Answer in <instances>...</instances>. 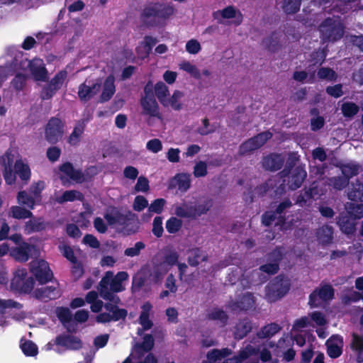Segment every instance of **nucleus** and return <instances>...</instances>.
Returning a JSON list of instances; mask_svg holds the SVG:
<instances>
[{"instance_id":"22","label":"nucleus","mask_w":363,"mask_h":363,"mask_svg":"<svg viewBox=\"0 0 363 363\" xmlns=\"http://www.w3.org/2000/svg\"><path fill=\"white\" fill-rule=\"evenodd\" d=\"M87 121L86 119L78 120L74 126L73 130L67 138V143L71 146H77L81 140V138L85 130Z\"/></svg>"},{"instance_id":"54","label":"nucleus","mask_w":363,"mask_h":363,"mask_svg":"<svg viewBox=\"0 0 363 363\" xmlns=\"http://www.w3.org/2000/svg\"><path fill=\"white\" fill-rule=\"evenodd\" d=\"M27 77L26 74L18 73L12 79L11 84L13 87L17 91H21L26 86Z\"/></svg>"},{"instance_id":"27","label":"nucleus","mask_w":363,"mask_h":363,"mask_svg":"<svg viewBox=\"0 0 363 363\" xmlns=\"http://www.w3.org/2000/svg\"><path fill=\"white\" fill-rule=\"evenodd\" d=\"M155 340L153 336L150 334H146L143 338L142 343H138L135 347V353L137 358H141L145 352H148L153 348Z\"/></svg>"},{"instance_id":"1","label":"nucleus","mask_w":363,"mask_h":363,"mask_svg":"<svg viewBox=\"0 0 363 363\" xmlns=\"http://www.w3.org/2000/svg\"><path fill=\"white\" fill-rule=\"evenodd\" d=\"M175 12L171 4L150 1L144 5L140 13V21L145 28H154L159 21L169 19Z\"/></svg>"},{"instance_id":"6","label":"nucleus","mask_w":363,"mask_h":363,"mask_svg":"<svg viewBox=\"0 0 363 363\" xmlns=\"http://www.w3.org/2000/svg\"><path fill=\"white\" fill-rule=\"evenodd\" d=\"M65 128V121L57 116L51 117L45 128V140L50 144H57L64 135Z\"/></svg>"},{"instance_id":"4","label":"nucleus","mask_w":363,"mask_h":363,"mask_svg":"<svg viewBox=\"0 0 363 363\" xmlns=\"http://www.w3.org/2000/svg\"><path fill=\"white\" fill-rule=\"evenodd\" d=\"M318 30L323 42H335L343 36L344 27L339 19L328 17L319 25Z\"/></svg>"},{"instance_id":"30","label":"nucleus","mask_w":363,"mask_h":363,"mask_svg":"<svg viewBox=\"0 0 363 363\" xmlns=\"http://www.w3.org/2000/svg\"><path fill=\"white\" fill-rule=\"evenodd\" d=\"M141 308L142 311L139 316V323L144 330H150L153 325V323L150 320V313L152 311V306L149 301H147L143 304Z\"/></svg>"},{"instance_id":"2","label":"nucleus","mask_w":363,"mask_h":363,"mask_svg":"<svg viewBox=\"0 0 363 363\" xmlns=\"http://www.w3.org/2000/svg\"><path fill=\"white\" fill-rule=\"evenodd\" d=\"M213 206V200L207 199L198 205L193 202H183L174 207V214L180 218L196 220L201 216L207 213Z\"/></svg>"},{"instance_id":"8","label":"nucleus","mask_w":363,"mask_h":363,"mask_svg":"<svg viewBox=\"0 0 363 363\" xmlns=\"http://www.w3.org/2000/svg\"><path fill=\"white\" fill-rule=\"evenodd\" d=\"M67 76L65 70L58 72L49 82L44 85L40 91V97L42 100H49L60 90Z\"/></svg>"},{"instance_id":"39","label":"nucleus","mask_w":363,"mask_h":363,"mask_svg":"<svg viewBox=\"0 0 363 363\" xmlns=\"http://www.w3.org/2000/svg\"><path fill=\"white\" fill-rule=\"evenodd\" d=\"M178 189L182 191H186L191 186L190 174L187 173H179L174 177Z\"/></svg>"},{"instance_id":"38","label":"nucleus","mask_w":363,"mask_h":363,"mask_svg":"<svg viewBox=\"0 0 363 363\" xmlns=\"http://www.w3.org/2000/svg\"><path fill=\"white\" fill-rule=\"evenodd\" d=\"M220 15L223 18L229 19L237 17V25H240L242 21V14L240 11H237L234 6H228L220 11Z\"/></svg>"},{"instance_id":"43","label":"nucleus","mask_w":363,"mask_h":363,"mask_svg":"<svg viewBox=\"0 0 363 363\" xmlns=\"http://www.w3.org/2000/svg\"><path fill=\"white\" fill-rule=\"evenodd\" d=\"M155 93L158 100L164 105L165 99L169 94L168 87L162 82H158L155 85Z\"/></svg>"},{"instance_id":"64","label":"nucleus","mask_w":363,"mask_h":363,"mask_svg":"<svg viewBox=\"0 0 363 363\" xmlns=\"http://www.w3.org/2000/svg\"><path fill=\"white\" fill-rule=\"evenodd\" d=\"M317 76L320 79L333 80L335 76V72L329 67H321L318 69Z\"/></svg>"},{"instance_id":"25","label":"nucleus","mask_w":363,"mask_h":363,"mask_svg":"<svg viewBox=\"0 0 363 363\" xmlns=\"http://www.w3.org/2000/svg\"><path fill=\"white\" fill-rule=\"evenodd\" d=\"M255 303L253 294L247 292L244 294L238 300L234 301L231 308L233 310L248 311L251 309Z\"/></svg>"},{"instance_id":"19","label":"nucleus","mask_w":363,"mask_h":363,"mask_svg":"<svg viewBox=\"0 0 363 363\" xmlns=\"http://www.w3.org/2000/svg\"><path fill=\"white\" fill-rule=\"evenodd\" d=\"M343 337L333 335L326 341L327 354L332 359H336L342 354Z\"/></svg>"},{"instance_id":"36","label":"nucleus","mask_w":363,"mask_h":363,"mask_svg":"<svg viewBox=\"0 0 363 363\" xmlns=\"http://www.w3.org/2000/svg\"><path fill=\"white\" fill-rule=\"evenodd\" d=\"M25 224V231L27 233L40 232L45 228V224L42 218H31Z\"/></svg>"},{"instance_id":"20","label":"nucleus","mask_w":363,"mask_h":363,"mask_svg":"<svg viewBox=\"0 0 363 363\" xmlns=\"http://www.w3.org/2000/svg\"><path fill=\"white\" fill-rule=\"evenodd\" d=\"M55 344L69 350H78L82 347V342L80 338L68 334L57 336Z\"/></svg>"},{"instance_id":"62","label":"nucleus","mask_w":363,"mask_h":363,"mask_svg":"<svg viewBox=\"0 0 363 363\" xmlns=\"http://www.w3.org/2000/svg\"><path fill=\"white\" fill-rule=\"evenodd\" d=\"M145 247V245L141 242H137L134 247L126 248L124 251V255L128 257H135L140 255V251Z\"/></svg>"},{"instance_id":"63","label":"nucleus","mask_w":363,"mask_h":363,"mask_svg":"<svg viewBox=\"0 0 363 363\" xmlns=\"http://www.w3.org/2000/svg\"><path fill=\"white\" fill-rule=\"evenodd\" d=\"M193 174L196 178L206 176L208 174L206 163L203 161L197 162L194 167Z\"/></svg>"},{"instance_id":"23","label":"nucleus","mask_w":363,"mask_h":363,"mask_svg":"<svg viewBox=\"0 0 363 363\" xmlns=\"http://www.w3.org/2000/svg\"><path fill=\"white\" fill-rule=\"evenodd\" d=\"M252 322L248 318L240 319L234 327L233 336L236 340H242L252 330Z\"/></svg>"},{"instance_id":"42","label":"nucleus","mask_w":363,"mask_h":363,"mask_svg":"<svg viewBox=\"0 0 363 363\" xmlns=\"http://www.w3.org/2000/svg\"><path fill=\"white\" fill-rule=\"evenodd\" d=\"M30 72L37 81L46 82L48 80V71L44 65L35 66L30 64Z\"/></svg>"},{"instance_id":"7","label":"nucleus","mask_w":363,"mask_h":363,"mask_svg":"<svg viewBox=\"0 0 363 363\" xmlns=\"http://www.w3.org/2000/svg\"><path fill=\"white\" fill-rule=\"evenodd\" d=\"M30 269L36 281L40 284H45L52 281L53 273L49 264L44 259H38L30 262Z\"/></svg>"},{"instance_id":"45","label":"nucleus","mask_w":363,"mask_h":363,"mask_svg":"<svg viewBox=\"0 0 363 363\" xmlns=\"http://www.w3.org/2000/svg\"><path fill=\"white\" fill-rule=\"evenodd\" d=\"M17 201L19 204L26 206L30 209H33L35 205V199L28 195L26 191H21L18 193Z\"/></svg>"},{"instance_id":"61","label":"nucleus","mask_w":363,"mask_h":363,"mask_svg":"<svg viewBox=\"0 0 363 363\" xmlns=\"http://www.w3.org/2000/svg\"><path fill=\"white\" fill-rule=\"evenodd\" d=\"M282 258L283 254L281 250L278 247H276L272 251L266 255V259L267 262L277 263L279 265Z\"/></svg>"},{"instance_id":"29","label":"nucleus","mask_w":363,"mask_h":363,"mask_svg":"<svg viewBox=\"0 0 363 363\" xmlns=\"http://www.w3.org/2000/svg\"><path fill=\"white\" fill-rule=\"evenodd\" d=\"M333 233L334 231L332 226L325 225L318 229L316 237L321 245H327L333 242Z\"/></svg>"},{"instance_id":"33","label":"nucleus","mask_w":363,"mask_h":363,"mask_svg":"<svg viewBox=\"0 0 363 363\" xmlns=\"http://www.w3.org/2000/svg\"><path fill=\"white\" fill-rule=\"evenodd\" d=\"M281 183V181L279 179L278 181L276 179H269L267 180L264 183L257 186L255 189V194H258L259 196H263L264 194H267L270 189H274L276 187V189L274 191L276 194H281L284 191H278L277 193L276 191L278 189V187L279 186V184Z\"/></svg>"},{"instance_id":"35","label":"nucleus","mask_w":363,"mask_h":363,"mask_svg":"<svg viewBox=\"0 0 363 363\" xmlns=\"http://www.w3.org/2000/svg\"><path fill=\"white\" fill-rule=\"evenodd\" d=\"M281 330V327L277 323H271L263 326L257 333L259 338H271Z\"/></svg>"},{"instance_id":"32","label":"nucleus","mask_w":363,"mask_h":363,"mask_svg":"<svg viewBox=\"0 0 363 363\" xmlns=\"http://www.w3.org/2000/svg\"><path fill=\"white\" fill-rule=\"evenodd\" d=\"M84 199V196L82 192L77 190H67L64 191L61 196L56 197L55 201L62 204L68 201H83Z\"/></svg>"},{"instance_id":"24","label":"nucleus","mask_w":363,"mask_h":363,"mask_svg":"<svg viewBox=\"0 0 363 363\" xmlns=\"http://www.w3.org/2000/svg\"><path fill=\"white\" fill-rule=\"evenodd\" d=\"M188 264L193 267H196L202 262H207L208 256L201 247H194L188 250Z\"/></svg>"},{"instance_id":"13","label":"nucleus","mask_w":363,"mask_h":363,"mask_svg":"<svg viewBox=\"0 0 363 363\" xmlns=\"http://www.w3.org/2000/svg\"><path fill=\"white\" fill-rule=\"evenodd\" d=\"M356 220L354 214L349 211H343L337 217V223L344 234L353 235L356 231Z\"/></svg>"},{"instance_id":"16","label":"nucleus","mask_w":363,"mask_h":363,"mask_svg":"<svg viewBox=\"0 0 363 363\" xmlns=\"http://www.w3.org/2000/svg\"><path fill=\"white\" fill-rule=\"evenodd\" d=\"M101 88L100 82H93L90 85L86 84V81L79 86L78 96L82 102H86L91 100L96 94H98Z\"/></svg>"},{"instance_id":"9","label":"nucleus","mask_w":363,"mask_h":363,"mask_svg":"<svg viewBox=\"0 0 363 363\" xmlns=\"http://www.w3.org/2000/svg\"><path fill=\"white\" fill-rule=\"evenodd\" d=\"M272 133L269 130L262 132L242 143L239 147V153L245 155L255 151L263 146L267 140L271 139Z\"/></svg>"},{"instance_id":"12","label":"nucleus","mask_w":363,"mask_h":363,"mask_svg":"<svg viewBox=\"0 0 363 363\" xmlns=\"http://www.w3.org/2000/svg\"><path fill=\"white\" fill-rule=\"evenodd\" d=\"M307 172L305 168L301 165L296 166L286 176V186L290 190H296L300 188L306 179Z\"/></svg>"},{"instance_id":"56","label":"nucleus","mask_w":363,"mask_h":363,"mask_svg":"<svg viewBox=\"0 0 363 363\" xmlns=\"http://www.w3.org/2000/svg\"><path fill=\"white\" fill-rule=\"evenodd\" d=\"M184 96L183 93L180 91L175 90L169 99V103L174 111H179L182 108V104L179 100Z\"/></svg>"},{"instance_id":"40","label":"nucleus","mask_w":363,"mask_h":363,"mask_svg":"<svg viewBox=\"0 0 363 363\" xmlns=\"http://www.w3.org/2000/svg\"><path fill=\"white\" fill-rule=\"evenodd\" d=\"M328 185L333 187L337 191H341L345 188L348 184L349 182L347 178L342 176L333 177L328 179Z\"/></svg>"},{"instance_id":"48","label":"nucleus","mask_w":363,"mask_h":363,"mask_svg":"<svg viewBox=\"0 0 363 363\" xmlns=\"http://www.w3.org/2000/svg\"><path fill=\"white\" fill-rule=\"evenodd\" d=\"M56 315L59 320L63 325L70 323L72 320V314L70 310L67 307H57L56 308Z\"/></svg>"},{"instance_id":"57","label":"nucleus","mask_w":363,"mask_h":363,"mask_svg":"<svg viewBox=\"0 0 363 363\" xmlns=\"http://www.w3.org/2000/svg\"><path fill=\"white\" fill-rule=\"evenodd\" d=\"M23 305L12 299L4 300L0 299V312L4 313L5 310L7 308H22Z\"/></svg>"},{"instance_id":"17","label":"nucleus","mask_w":363,"mask_h":363,"mask_svg":"<svg viewBox=\"0 0 363 363\" xmlns=\"http://www.w3.org/2000/svg\"><path fill=\"white\" fill-rule=\"evenodd\" d=\"M34 249L33 245L23 242L18 246L10 249V255L18 262H26L29 259Z\"/></svg>"},{"instance_id":"55","label":"nucleus","mask_w":363,"mask_h":363,"mask_svg":"<svg viewBox=\"0 0 363 363\" xmlns=\"http://www.w3.org/2000/svg\"><path fill=\"white\" fill-rule=\"evenodd\" d=\"M180 68L184 71L189 73L196 79L201 78V74L198 68L196 67V65L191 64L189 61L183 62L180 65Z\"/></svg>"},{"instance_id":"31","label":"nucleus","mask_w":363,"mask_h":363,"mask_svg":"<svg viewBox=\"0 0 363 363\" xmlns=\"http://www.w3.org/2000/svg\"><path fill=\"white\" fill-rule=\"evenodd\" d=\"M347 197L350 201L356 202L363 201V183L358 179L352 182L347 193Z\"/></svg>"},{"instance_id":"15","label":"nucleus","mask_w":363,"mask_h":363,"mask_svg":"<svg viewBox=\"0 0 363 363\" xmlns=\"http://www.w3.org/2000/svg\"><path fill=\"white\" fill-rule=\"evenodd\" d=\"M299 158L296 152H291L289 154L285 167L278 174L279 179L281 181V183L279 184L278 189L276 191L277 193L286 191V176L296 167L295 166Z\"/></svg>"},{"instance_id":"58","label":"nucleus","mask_w":363,"mask_h":363,"mask_svg":"<svg viewBox=\"0 0 363 363\" xmlns=\"http://www.w3.org/2000/svg\"><path fill=\"white\" fill-rule=\"evenodd\" d=\"M152 232L155 236L157 238H161L162 236V233L164 232L163 226H162V217L156 216L152 223Z\"/></svg>"},{"instance_id":"5","label":"nucleus","mask_w":363,"mask_h":363,"mask_svg":"<svg viewBox=\"0 0 363 363\" xmlns=\"http://www.w3.org/2000/svg\"><path fill=\"white\" fill-rule=\"evenodd\" d=\"M35 281L32 277H28L27 270L18 269L11 279V288L19 294H28L34 288Z\"/></svg>"},{"instance_id":"60","label":"nucleus","mask_w":363,"mask_h":363,"mask_svg":"<svg viewBox=\"0 0 363 363\" xmlns=\"http://www.w3.org/2000/svg\"><path fill=\"white\" fill-rule=\"evenodd\" d=\"M166 201L164 199H156L149 206L148 211L150 212L160 214L163 211Z\"/></svg>"},{"instance_id":"14","label":"nucleus","mask_w":363,"mask_h":363,"mask_svg":"<svg viewBox=\"0 0 363 363\" xmlns=\"http://www.w3.org/2000/svg\"><path fill=\"white\" fill-rule=\"evenodd\" d=\"M112 277L113 272L110 271L106 272L105 275L102 277L99 283L98 289L102 298L110 302H115L116 303H118L120 302L119 297L115 296L108 289V286H111Z\"/></svg>"},{"instance_id":"52","label":"nucleus","mask_w":363,"mask_h":363,"mask_svg":"<svg viewBox=\"0 0 363 363\" xmlns=\"http://www.w3.org/2000/svg\"><path fill=\"white\" fill-rule=\"evenodd\" d=\"M130 220L131 218L128 215L117 212V223L120 225H123V228L128 232V235L135 233L138 228V227H136L135 229H127V227L130 223Z\"/></svg>"},{"instance_id":"46","label":"nucleus","mask_w":363,"mask_h":363,"mask_svg":"<svg viewBox=\"0 0 363 363\" xmlns=\"http://www.w3.org/2000/svg\"><path fill=\"white\" fill-rule=\"evenodd\" d=\"M317 294L320 299L327 301L333 298L335 291L331 285L325 284L320 288L317 289Z\"/></svg>"},{"instance_id":"18","label":"nucleus","mask_w":363,"mask_h":363,"mask_svg":"<svg viewBox=\"0 0 363 363\" xmlns=\"http://www.w3.org/2000/svg\"><path fill=\"white\" fill-rule=\"evenodd\" d=\"M284 164V158L279 153H270L263 157L262 166L267 171L276 172L281 169Z\"/></svg>"},{"instance_id":"49","label":"nucleus","mask_w":363,"mask_h":363,"mask_svg":"<svg viewBox=\"0 0 363 363\" xmlns=\"http://www.w3.org/2000/svg\"><path fill=\"white\" fill-rule=\"evenodd\" d=\"M359 166L354 164H345L341 167V171L343 174V177L347 178L348 181L352 177H354L359 174Z\"/></svg>"},{"instance_id":"41","label":"nucleus","mask_w":363,"mask_h":363,"mask_svg":"<svg viewBox=\"0 0 363 363\" xmlns=\"http://www.w3.org/2000/svg\"><path fill=\"white\" fill-rule=\"evenodd\" d=\"M302 0H284L282 9L286 14H295L299 11Z\"/></svg>"},{"instance_id":"59","label":"nucleus","mask_w":363,"mask_h":363,"mask_svg":"<svg viewBox=\"0 0 363 363\" xmlns=\"http://www.w3.org/2000/svg\"><path fill=\"white\" fill-rule=\"evenodd\" d=\"M326 52L324 50L313 51L311 54L310 62L313 65H321L325 60Z\"/></svg>"},{"instance_id":"28","label":"nucleus","mask_w":363,"mask_h":363,"mask_svg":"<svg viewBox=\"0 0 363 363\" xmlns=\"http://www.w3.org/2000/svg\"><path fill=\"white\" fill-rule=\"evenodd\" d=\"M292 206V203L289 199H285L280 202L275 208V212L278 215L277 222L275 226L283 227L286 223V211Z\"/></svg>"},{"instance_id":"44","label":"nucleus","mask_w":363,"mask_h":363,"mask_svg":"<svg viewBox=\"0 0 363 363\" xmlns=\"http://www.w3.org/2000/svg\"><path fill=\"white\" fill-rule=\"evenodd\" d=\"M182 224L181 219L172 216L166 221L165 227L169 233L174 234L180 230Z\"/></svg>"},{"instance_id":"47","label":"nucleus","mask_w":363,"mask_h":363,"mask_svg":"<svg viewBox=\"0 0 363 363\" xmlns=\"http://www.w3.org/2000/svg\"><path fill=\"white\" fill-rule=\"evenodd\" d=\"M359 106L354 102H345L342 104L341 111L346 118H352L359 111Z\"/></svg>"},{"instance_id":"3","label":"nucleus","mask_w":363,"mask_h":363,"mask_svg":"<svg viewBox=\"0 0 363 363\" xmlns=\"http://www.w3.org/2000/svg\"><path fill=\"white\" fill-rule=\"evenodd\" d=\"M290 286V280L286 276L275 277L265 286V299L269 303L276 302L289 292Z\"/></svg>"},{"instance_id":"50","label":"nucleus","mask_w":363,"mask_h":363,"mask_svg":"<svg viewBox=\"0 0 363 363\" xmlns=\"http://www.w3.org/2000/svg\"><path fill=\"white\" fill-rule=\"evenodd\" d=\"M21 350L23 354L28 357H34L37 355L38 352L37 345L31 340H26L22 344Z\"/></svg>"},{"instance_id":"34","label":"nucleus","mask_w":363,"mask_h":363,"mask_svg":"<svg viewBox=\"0 0 363 363\" xmlns=\"http://www.w3.org/2000/svg\"><path fill=\"white\" fill-rule=\"evenodd\" d=\"M206 318L211 320L219 321L221 326H225L229 319L228 315L222 308H213L207 313Z\"/></svg>"},{"instance_id":"11","label":"nucleus","mask_w":363,"mask_h":363,"mask_svg":"<svg viewBox=\"0 0 363 363\" xmlns=\"http://www.w3.org/2000/svg\"><path fill=\"white\" fill-rule=\"evenodd\" d=\"M59 289V283L56 281L52 285L37 288L33 291V296L35 298L47 302L50 300H55L61 296Z\"/></svg>"},{"instance_id":"37","label":"nucleus","mask_w":363,"mask_h":363,"mask_svg":"<svg viewBox=\"0 0 363 363\" xmlns=\"http://www.w3.org/2000/svg\"><path fill=\"white\" fill-rule=\"evenodd\" d=\"M9 216L16 219H26L33 217V213L19 206H13L10 208Z\"/></svg>"},{"instance_id":"53","label":"nucleus","mask_w":363,"mask_h":363,"mask_svg":"<svg viewBox=\"0 0 363 363\" xmlns=\"http://www.w3.org/2000/svg\"><path fill=\"white\" fill-rule=\"evenodd\" d=\"M59 249L62 255L72 264H77V258L74 255L73 249L67 245H60Z\"/></svg>"},{"instance_id":"26","label":"nucleus","mask_w":363,"mask_h":363,"mask_svg":"<svg viewBox=\"0 0 363 363\" xmlns=\"http://www.w3.org/2000/svg\"><path fill=\"white\" fill-rule=\"evenodd\" d=\"M14 171L23 184H27L30 180L31 171L29 165L22 160H16L14 163Z\"/></svg>"},{"instance_id":"21","label":"nucleus","mask_w":363,"mask_h":363,"mask_svg":"<svg viewBox=\"0 0 363 363\" xmlns=\"http://www.w3.org/2000/svg\"><path fill=\"white\" fill-rule=\"evenodd\" d=\"M115 92V77L113 74H109L106 77L104 82L102 92L99 96V102L105 103L108 101L113 97Z\"/></svg>"},{"instance_id":"51","label":"nucleus","mask_w":363,"mask_h":363,"mask_svg":"<svg viewBox=\"0 0 363 363\" xmlns=\"http://www.w3.org/2000/svg\"><path fill=\"white\" fill-rule=\"evenodd\" d=\"M278 215L275 211H267L261 217L262 224L266 227H269L273 223L277 222Z\"/></svg>"},{"instance_id":"10","label":"nucleus","mask_w":363,"mask_h":363,"mask_svg":"<svg viewBox=\"0 0 363 363\" xmlns=\"http://www.w3.org/2000/svg\"><path fill=\"white\" fill-rule=\"evenodd\" d=\"M144 91L145 96L140 100V105L143 110V113L152 117L160 118L159 106L156 99L152 92V89L148 88V84L145 86Z\"/></svg>"}]
</instances>
